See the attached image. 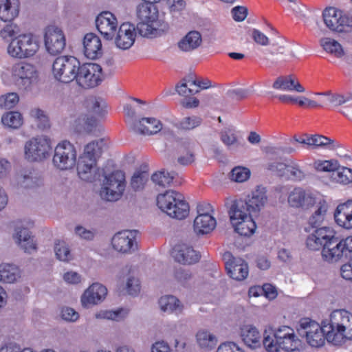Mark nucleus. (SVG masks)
<instances>
[{
	"mask_svg": "<svg viewBox=\"0 0 352 352\" xmlns=\"http://www.w3.org/2000/svg\"><path fill=\"white\" fill-rule=\"evenodd\" d=\"M263 344L267 352L300 351L303 349L302 341L295 334L293 329L281 326L274 330L273 336H264Z\"/></svg>",
	"mask_w": 352,
	"mask_h": 352,
	"instance_id": "f257e3e1",
	"label": "nucleus"
},
{
	"mask_svg": "<svg viewBox=\"0 0 352 352\" xmlns=\"http://www.w3.org/2000/svg\"><path fill=\"white\" fill-rule=\"evenodd\" d=\"M327 327L331 344L340 346L346 340H352V314L345 309H336L329 316Z\"/></svg>",
	"mask_w": 352,
	"mask_h": 352,
	"instance_id": "f03ea898",
	"label": "nucleus"
},
{
	"mask_svg": "<svg viewBox=\"0 0 352 352\" xmlns=\"http://www.w3.org/2000/svg\"><path fill=\"white\" fill-rule=\"evenodd\" d=\"M321 254L323 259L329 263L352 260V236L339 239L333 230L332 237L326 242Z\"/></svg>",
	"mask_w": 352,
	"mask_h": 352,
	"instance_id": "7ed1b4c3",
	"label": "nucleus"
},
{
	"mask_svg": "<svg viewBox=\"0 0 352 352\" xmlns=\"http://www.w3.org/2000/svg\"><path fill=\"white\" fill-rule=\"evenodd\" d=\"M330 326L329 320L322 322L321 325L309 318H304L300 321L298 332L301 337L306 338L307 342L312 347L323 346L325 340L331 343L329 339L327 327Z\"/></svg>",
	"mask_w": 352,
	"mask_h": 352,
	"instance_id": "20e7f679",
	"label": "nucleus"
},
{
	"mask_svg": "<svg viewBox=\"0 0 352 352\" xmlns=\"http://www.w3.org/2000/svg\"><path fill=\"white\" fill-rule=\"evenodd\" d=\"M158 207L170 217L182 219L186 217L189 212V206L179 193L174 190H168L157 196Z\"/></svg>",
	"mask_w": 352,
	"mask_h": 352,
	"instance_id": "39448f33",
	"label": "nucleus"
},
{
	"mask_svg": "<svg viewBox=\"0 0 352 352\" xmlns=\"http://www.w3.org/2000/svg\"><path fill=\"white\" fill-rule=\"evenodd\" d=\"M39 50L36 38L32 34H19L8 46V54L14 58L23 59L35 55Z\"/></svg>",
	"mask_w": 352,
	"mask_h": 352,
	"instance_id": "423d86ee",
	"label": "nucleus"
},
{
	"mask_svg": "<svg viewBox=\"0 0 352 352\" xmlns=\"http://www.w3.org/2000/svg\"><path fill=\"white\" fill-rule=\"evenodd\" d=\"M80 62L73 56H60L57 57L52 65V73L54 78L63 83L76 80Z\"/></svg>",
	"mask_w": 352,
	"mask_h": 352,
	"instance_id": "0eeeda50",
	"label": "nucleus"
},
{
	"mask_svg": "<svg viewBox=\"0 0 352 352\" xmlns=\"http://www.w3.org/2000/svg\"><path fill=\"white\" fill-rule=\"evenodd\" d=\"M11 77L19 89H30L38 80V72L35 65L27 62H19L11 67Z\"/></svg>",
	"mask_w": 352,
	"mask_h": 352,
	"instance_id": "6e6552de",
	"label": "nucleus"
},
{
	"mask_svg": "<svg viewBox=\"0 0 352 352\" xmlns=\"http://www.w3.org/2000/svg\"><path fill=\"white\" fill-rule=\"evenodd\" d=\"M267 202L266 188L263 186H257L247 198L234 199L231 201V204L234 206L236 211H239V208H240L255 215L265 206Z\"/></svg>",
	"mask_w": 352,
	"mask_h": 352,
	"instance_id": "1a4fd4ad",
	"label": "nucleus"
},
{
	"mask_svg": "<svg viewBox=\"0 0 352 352\" xmlns=\"http://www.w3.org/2000/svg\"><path fill=\"white\" fill-rule=\"evenodd\" d=\"M124 181V174L121 170L114 171L105 176L100 190L102 198L109 201L118 200L125 189Z\"/></svg>",
	"mask_w": 352,
	"mask_h": 352,
	"instance_id": "9d476101",
	"label": "nucleus"
},
{
	"mask_svg": "<svg viewBox=\"0 0 352 352\" xmlns=\"http://www.w3.org/2000/svg\"><path fill=\"white\" fill-rule=\"evenodd\" d=\"M76 156L77 153L74 144L67 140H63L54 148L52 163L59 170H70L76 164Z\"/></svg>",
	"mask_w": 352,
	"mask_h": 352,
	"instance_id": "9b49d317",
	"label": "nucleus"
},
{
	"mask_svg": "<svg viewBox=\"0 0 352 352\" xmlns=\"http://www.w3.org/2000/svg\"><path fill=\"white\" fill-rule=\"evenodd\" d=\"M228 213L234 230L240 235L250 236L254 232L256 225L253 220L252 214L240 208L236 211L232 204H230Z\"/></svg>",
	"mask_w": 352,
	"mask_h": 352,
	"instance_id": "f8f14e48",
	"label": "nucleus"
},
{
	"mask_svg": "<svg viewBox=\"0 0 352 352\" xmlns=\"http://www.w3.org/2000/svg\"><path fill=\"white\" fill-rule=\"evenodd\" d=\"M102 71L101 66L96 63L80 64L76 81L80 87L85 89L95 87L103 80Z\"/></svg>",
	"mask_w": 352,
	"mask_h": 352,
	"instance_id": "ddd939ff",
	"label": "nucleus"
},
{
	"mask_svg": "<svg viewBox=\"0 0 352 352\" xmlns=\"http://www.w3.org/2000/svg\"><path fill=\"white\" fill-rule=\"evenodd\" d=\"M50 142L45 138H32L24 147L25 157L30 162H41L50 156Z\"/></svg>",
	"mask_w": 352,
	"mask_h": 352,
	"instance_id": "4468645a",
	"label": "nucleus"
},
{
	"mask_svg": "<svg viewBox=\"0 0 352 352\" xmlns=\"http://www.w3.org/2000/svg\"><path fill=\"white\" fill-rule=\"evenodd\" d=\"M44 42L46 50L52 55L61 53L66 45L63 30L56 25H49L45 28Z\"/></svg>",
	"mask_w": 352,
	"mask_h": 352,
	"instance_id": "2eb2a0df",
	"label": "nucleus"
},
{
	"mask_svg": "<svg viewBox=\"0 0 352 352\" xmlns=\"http://www.w3.org/2000/svg\"><path fill=\"white\" fill-rule=\"evenodd\" d=\"M223 258L226 270L230 278L239 281L247 278L249 272L248 266L243 259L234 257L229 252L224 253Z\"/></svg>",
	"mask_w": 352,
	"mask_h": 352,
	"instance_id": "dca6fc26",
	"label": "nucleus"
},
{
	"mask_svg": "<svg viewBox=\"0 0 352 352\" xmlns=\"http://www.w3.org/2000/svg\"><path fill=\"white\" fill-rule=\"evenodd\" d=\"M137 234V230H123L116 233L111 240L113 248L122 253L134 252L138 247Z\"/></svg>",
	"mask_w": 352,
	"mask_h": 352,
	"instance_id": "f3484780",
	"label": "nucleus"
},
{
	"mask_svg": "<svg viewBox=\"0 0 352 352\" xmlns=\"http://www.w3.org/2000/svg\"><path fill=\"white\" fill-rule=\"evenodd\" d=\"M107 294V289L98 283H93L82 294L81 304L85 308H89L102 302Z\"/></svg>",
	"mask_w": 352,
	"mask_h": 352,
	"instance_id": "a211bd4d",
	"label": "nucleus"
},
{
	"mask_svg": "<svg viewBox=\"0 0 352 352\" xmlns=\"http://www.w3.org/2000/svg\"><path fill=\"white\" fill-rule=\"evenodd\" d=\"M98 30L107 40H111L115 35L118 27L116 17L110 12H102L96 19Z\"/></svg>",
	"mask_w": 352,
	"mask_h": 352,
	"instance_id": "6ab92c4d",
	"label": "nucleus"
},
{
	"mask_svg": "<svg viewBox=\"0 0 352 352\" xmlns=\"http://www.w3.org/2000/svg\"><path fill=\"white\" fill-rule=\"evenodd\" d=\"M324 23L332 31L342 32L344 30V11L330 7L326 8L322 13Z\"/></svg>",
	"mask_w": 352,
	"mask_h": 352,
	"instance_id": "aec40b11",
	"label": "nucleus"
},
{
	"mask_svg": "<svg viewBox=\"0 0 352 352\" xmlns=\"http://www.w3.org/2000/svg\"><path fill=\"white\" fill-rule=\"evenodd\" d=\"M332 231L333 229L327 226L316 229L307 238L306 245L307 248L312 251L324 248V245L329 239V237H332Z\"/></svg>",
	"mask_w": 352,
	"mask_h": 352,
	"instance_id": "412c9836",
	"label": "nucleus"
},
{
	"mask_svg": "<svg viewBox=\"0 0 352 352\" xmlns=\"http://www.w3.org/2000/svg\"><path fill=\"white\" fill-rule=\"evenodd\" d=\"M136 36L135 28L130 23H122L115 38L116 46L122 50L129 49L134 43Z\"/></svg>",
	"mask_w": 352,
	"mask_h": 352,
	"instance_id": "4be33fe9",
	"label": "nucleus"
},
{
	"mask_svg": "<svg viewBox=\"0 0 352 352\" xmlns=\"http://www.w3.org/2000/svg\"><path fill=\"white\" fill-rule=\"evenodd\" d=\"M239 336L243 342L252 349L261 347L263 343L260 331L252 324L242 326L240 328Z\"/></svg>",
	"mask_w": 352,
	"mask_h": 352,
	"instance_id": "5701e85b",
	"label": "nucleus"
},
{
	"mask_svg": "<svg viewBox=\"0 0 352 352\" xmlns=\"http://www.w3.org/2000/svg\"><path fill=\"white\" fill-rule=\"evenodd\" d=\"M288 204L294 208L307 209L316 203L315 198L300 188H295L289 194Z\"/></svg>",
	"mask_w": 352,
	"mask_h": 352,
	"instance_id": "b1692460",
	"label": "nucleus"
},
{
	"mask_svg": "<svg viewBox=\"0 0 352 352\" xmlns=\"http://www.w3.org/2000/svg\"><path fill=\"white\" fill-rule=\"evenodd\" d=\"M173 256L177 262L184 265L195 263L200 258L199 254L192 247L186 244L175 245L173 248Z\"/></svg>",
	"mask_w": 352,
	"mask_h": 352,
	"instance_id": "393cba45",
	"label": "nucleus"
},
{
	"mask_svg": "<svg viewBox=\"0 0 352 352\" xmlns=\"http://www.w3.org/2000/svg\"><path fill=\"white\" fill-rule=\"evenodd\" d=\"M84 54L90 59H95L102 54L100 38L94 33L87 34L83 39Z\"/></svg>",
	"mask_w": 352,
	"mask_h": 352,
	"instance_id": "a878e982",
	"label": "nucleus"
},
{
	"mask_svg": "<svg viewBox=\"0 0 352 352\" xmlns=\"http://www.w3.org/2000/svg\"><path fill=\"white\" fill-rule=\"evenodd\" d=\"M132 129L142 135H153L162 129V123L154 118H143L132 125Z\"/></svg>",
	"mask_w": 352,
	"mask_h": 352,
	"instance_id": "bb28decb",
	"label": "nucleus"
},
{
	"mask_svg": "<svg viewBox=\"0 0 352 352\" xmlns=\"http://www.w3.org/2000/svg\"><path fill=\"white\" fill-rule=\"evenodd\" d=\"M272 87L282 91L305 92V89L294 75L280 76L274 80Z\"/></svg>",
	"mask_w": 352,
	"mask_h": 352,
	"instance_id": "cd10ccee",
	"label": "nucleus"
},
{
	"mask_svg": "<svg viewBox=\"0 0 352 352\" xmlns=\"http://www.w3.org/2000/svg\"><path fill=\"white\" fill-rule=\"evenodd\" d=\"M334 219L340 226L346 229L352 228V200L338 206Z\"/></svg>",
	"mask_w": 352,
	"mask_h": 352,
	"instance_id": "c85d7f7f",
	"label": "nucleus"
},
{
	"mask_svg": "<svg viewBox=\"0 0 352 352\" xmlns=\"http://www.w3.org/2000/svg\"><path fill=\"white\" fill-rule=\"evenodd\" d=\"M179 156L177 158L179 164L188 166L195 161V143L189 140H182L177 146Z\"/></svg>",
	"mask_w": 352,
	"mask_h": 352,
	"instance_id": "c756f323",
	"label": "nucleus"
},
{
	"mask_svg": "<svg viewBox=\"0 0 352 352\" xmlns=\"http://www.w3.org/2000/svg\"><path fill=\"white\" fill-rule=\"evenodd\" d=\"M16 242L25 252L31 253L36 250V244L30 231L25 228H17L14 236Z\"/></svg>",
	"mask_w": 352,
	"mask_h": 352,
	"instance_id": "7c9ffc66",
	"label": "nucleus"
},
{
	"mask_svg": "<svg viewBox=\"0 0 352 352\" xmlns=\"http://www.w3.org/2000/svg\"><path fill=\"white\" fill-rule=\"evenodd\" d=\"M20 3L19 0H0V19L10 21L19 13Z\"/></svg>",
	"mask_w": 352,
	"mask_h": 352,
	"instance_id": "2f4dec72",
	"label": "nucleus"
},
{
	"mask_svg": "<svg viewBox=\"0 0 352 352\" xmlns=\"http://www.w3.org/2000/svg\"><path fill=\"white\" fill-rule=\"evenodd\" d=\"M202 43V37L197 31H190L178 43V47L183 52H189L197 49Z\"/></svg>",
	"mask_w": 352,
	"mask_h": 352,
	"instance_id": "473e14b6",
	"label": "nucleus"
},
{
	"mask_svg": "<svg viewBox=\"0 0 352 352\" xmlns=\"http://www.w3.org/2000/svg\"><path fill=\"white\" fill-rule=\"evenodd\" d=\"M17 179L19 184L25 188H34L43 184V177L34 170L23 171Z\"/></svg>",
	"mask_w": 352,
	"mask_h": 352,
	"instance_id": "72a5a7b5",
	"label": "nucleus"
},
{
	"mask_svg": "<svg viewBox=\"0 0 352 352\" xmlns=\"http://www.w3.org/2000/svg\"><path fill=\"white\" fill-rule=\"evenodd\" d=\"M159 306L162 311L177 315L182 314L184 309L183 304L174 296L161 297L159 300Z\"/></svg>",
	"mask_w": 352,
	"mask_h": 352,
	"instance_id": "f704fd0d",
	"label": "nucleus"
},
{
	"mask_svg": "<svg viewBox=\"0 0 352 352\" xmlns=\"http://www.w3.org/2000/svg\"><path fill=\"white\" fill-rule=\"evenodd\" d=\"M216 226V220L210 214L197 215L194 221V230L197 234L210 232Z\"/></svg>",
	"mask_w": 352,
	"mask_h": 352,
	"instance_id": "c9c22d12",
	"label": "nucleus"
},
{
	"mask_svg": "<svg viewBox=\"0 0 352 352\" xmlns=\"http://www.w3.org/2000/svg\"><path fill=\"white\" fill-rule=\"evenodd\" d=\"M136 15L140 21L154 22L158 17V10L154 4L142 2L137 6Z\"/></svg>",
	"mask_w": 352,
	"mask_h": 352,
	"instance_id": "e433bc0d",
	"label": "nucleus"
},
{
	"mask_svg": "<svg viewBox=\"0 0 352 352\" xmlns=\"http://www.w3.org/2000/svg\"><path fill=\"white\" fill-rule=\"evenodd\" d=\"M309 173L296 161H287V170L285 178L293 182H301L307 178Z\"/></svg>",
	"mask_w": 352,
	"mask_h": 352,
	"instance_id": "4c0bfd02",
	"label": "nucleus"
},
{
	"mask_svg": "<svg viewBox=\"0 0 352 352\" xmlns=\"http://www.w3.org/2000/svg\"><path fill=\"white\" fill-rule=\"evenodd\" d=\"M96 162L91 158L81 156L77 164V171L79 177L85 181L91 179V170L96 166Z\"/></svg>",
	"mask_w": 352,
	"mask_h": 352,
	"instance_id": "58836bf2",
	"label": "nucleus"
},
{
	"mask_svg": "<svg viewBox=\"0 0 352 352\" xmlns=\"http://www.w3.org/2000/svg\"><path fill=\"white\" fill-rule=\"evenodd\" d=\"M105 145L106 141L104 138L91 141L85 146L84 153L82 155L91 158V160L96 162L97 159L101 155Z\"/></svg>",
	"mask_w": 352,
	"mask_h": 352,
	"instance_id": "ea45409f",
	"label": "nucleus"
},
{
	"mask_svg": "<svg viewBox=\"0 0 352 352\" xmlns=\"http://www.w3.org/2000/svg\"><path fill=\"white\" fill-rule=\"evenodd\" d=\"M196 339L198 345L204 349H212L217 344V337L206 330L199 331L196 334Z\"/></svg>",
	"mask_w": 352,
	"mask_h": 352,
	"instance_id": "a19ab883",
	"label": "nucleus"
},
{
	"mask_svg": "<svg viewBox=\"0 0 352 352\" xmlns=\"http://www.w3.org/2000/svg\"><path fill=\"white\" fill-rule=\"evenodd\" d=\"M19 277V270L14 265L2 264L0 265V281L12 283Z\"/></svg>",
	"mask_w": 352,
	"mask_h": 352,
	"instance_id": "79ce46f5",
	"label": "nucleus"
},
{
	"mask_svg": "<svg viewBox=\"0 0 352 352\" xmlns=\"http://www.w3.org/2000/svg\"><path fill=\"white\" fill-rule=\"evenodd\" d=\"M1 122L8 128L19 129L23 124V117L18 111H9L2 116Z\"/></svg>",
	"mask_w": 352,
	"mask_h": 352,
	"instance_id": "37998d69",
	"label": "nucleus"
},
{
	"mask_svg": "<svg viewBox=\"0 0 352 352\" xmlns=\"http://www.w3.org/2000/svg\"><path fill=\"white\" fill-rule=\"evenodd\" d=\"M54 252L56 258L64 262L71 261L73 257L68 244L64 241L57 240L54 245Z\"/></svg>",
	"mask_w": 352,
	"mask_h": 352,
	"instance_id": "c03bdc74",
	"label": "nucleus"
},
{
	"mask_svg": "<svg viewBox=\"0 0 352 352\" xmlns=\"http://www.w3.org/2000/svg\"><path fill=\"white\" fill-rule=\"evenodd\" d=\"M176 173L175 172H167L165 170L159 171L151 176L152 181L159 186L168 187L173 182Z\"/></svg>",
	"mask_w": 352,
	"mask_h": 352,
	"instance_id": "a18cd8bd",
	"label": "nucleus"
},
{
	"mask_svg": "<svg viewBox=\"0 0 352 352\" xmlns=\"http://www.w3.org/2000/svg\"><path fill=\"white\" fill-rule=\"evenodd\" d=\"M331 178L338 183L348 184L352 182V169L340 166L336 173H331Z\"/></svg>",
	"mask_w": 352,
	"mask_h": 352,
	"instance_id": "49530a36",
	"label": "nucleus"
},
{
	"mask_svg": "<svg viewBox=\"0 0 352 352\" xmlns=\"http://www.w3.org/2000/svg\"><path fill=\"white\" fill-rule=\"evenodd\" d=\"M219 135L220 140L228 149H231L232 146L238 147L240 144L236 135L231 129L228 128L221 130Z\"/></svg>",
	"mask_w": 352,
	"mask_h": 352,
	"instance_id": "de8ad7c7",
	"label": "nucleus"
},
{
	"mask_svg": "<svg viewBox=\"0 0 352 352\" xmlns=\"http://www.w3.org/2000/svg\"><path fill=\"white\" fill-rule=\"evenodd\" d=\"M320 44L326 52L333 54L337 57H340L343 55L342 46L333 39L329 38H322Z\"/></svg>",
	"mask_w": 352,
	"mask_h": 352,
	"instance_id": "09e8293b",
	"label": "nucleus"
},
{
	"mask_svg": "<svg viewBox=\"0 0 352 352\" xmlns=\"http://www.w3.org/2000/svg\"><path fill=\"white\" fill-rule=\"evenodd\" d=\"M158 25L156 20L154 22L140 21L137 25V30L138 33L144 37H156L157 36V30L155 25Z\"/></svg>",
	"mask_w": 352,
	"mask_h": 352,
	"instance_id": "8fccbe9b",
	"label": "nucleus"
},
{
	"mask_svg": "<svg viewBox=\"0 0 352 352\" xmlns=\"http://www.w3.org/2000/svg\"><path fill=\"white\" fill-rule=\"evenodd\" d=\"M148 178L149 174L146 170H137L131 178V186L135 190H142Z\"/></svg>",
	"mask_w": 352,
	"mask_h": 352,
	"instance_id": "3c124183",
	"label": "nucleus"
},
{
	"mask_svg": "<svg viewBox=\"0 0 352 352\" xmlns=\"http://www.w3.org/2000/svg\"><path fill=\"white\" fill-rule=\"evenodd\" d=\"M314 167L318 171L331 172L333 173H336L340 168V164L338 160H317L314 162Z\"/></svg>",
	"mask_w": 352,
	"mask_h": 352,
	"instance_id": "603ef678",
	"label": "nucleus"
},
{
	"mask_svg": "<svg viewBox=\"0 0 352 352\" xmlns=\"http://www.w3.org/2000/svg\"><path fill=\"white\" fill-rule=\"evenodd\" d=\"M201 122L202 119L200 117L192 116L184 118L176 124V126L179 129L190 131L199 126Z\"/></svg>",
	"mask_w": 352,
	"mask_h": 352,
	"instance_id": "864d4df0",
	"label": "nucleus"
},
{
	"mask_svg": "<svg viewBox=\"0 0 352 352\" xmlns=\"http://www.w3.org/2000/svg\"><path fill=\"white\" fill-rule=\"evenodd\" d=\"M84 121V131L88 134L99 135L102 131V127L98 124L97 120L93 117H87L82 119Z\"/></svg>",
	"mask_w": 352,
	"mask_h": 352,
	"instance_id": "5fc2aeb1",
	"label": "nucleus"
},
{
	"mask_svg": "<svg viewBox=\"0 0 352 352\" xmlns=\"http://www.w3.org/2000/svg\"><path fill=\"white\" fill-rule=\"evenodd\" d=\"M250 176V171L248 168L236 166L234 168L230 173V179L236 182H243Z\"/></svg>",
	"mask_w": 352,
	"mask_h": 352,
	"instance_id": "6e6d98bb",
	"label": "nucleus"
},
{
	"mask_svg": "<svg viewBox=\"0 0 352 352\" xmlns=\"http://www.w3.org/2000/svg\"><path fill=\"white\" fill-rule=\"evenodd\" d=\"M19 96L16 93H9L0 96V109H10L15 107L19 102Z\"/></svg>",
	"mask_w": 352,
	"mask_h": 352,
	"instance_id": "4d7b16f0",
	"label": "nucleus"
},
{
	"mask_svg": "<svg viewBox=\"0 0 352 352\" xmlns=\"http://www.w3.org/2000/svg\"><path fill=\"white\" fill-rule=\"evenodd\" d=\"M20 32V29L14 23H10L6 25L1 30H0V37H1L3 40L11 41L17 36Z\"/></svg>",
	"mask_w": 352,
	"mask_h": 352,
	"instance_id": "13d9d810",
	"label": "nucleus"
},
{
	"mask_svg": "<svg viewBox=\"0 0 352 352\" xmlns=\"http://www.w3.org/2000/svg\"><path fill=\"white\" fill-rule=\"evenodd\" d=\"M30 116L38 122V128L45 129L49 127L48 118L44 111L38 108H34L30 110Z\"/></svg>",
	"mask_w": 352,
	"mask_h": 352,
	"instance_id": "bf43d9fd",
	"label": "nucleus"
},
{
	"mask_svg": "<svg viewBox=\"0 0 352 352\" xmlns=\"http://www.w3.org/2000/svg\"><path fill=\"white\" fill-rule=\"evenodd\" d=\"M266 168L276 174L278 177H285L287 170V162H273L267 164Z\"/></svg>",
	"mask_w": 352,
	"mask_h": 352,
	"instance_id": "052dcab7",
	"label": "nucleus"
},
{
	"mask_svg": "<svg viewBox=\"0 0 352 352\" xmlns=\"http://www.w3.org/2000/svg\"><path fill=\"white\" fill-rule=\"evenodd\" d=\"M74 232L80 239L87 241H92L96 234V230H88L82 226H77L74 229Z\"/></svg>",
	"mask_w": 352,
	"mask_h": 352,
	"instance_id": "680f3d73",
	"label": "nucleus"
},
{
	"mask_svg": "<svg viewBox=\"0 0 352 352\" xmlns=\"http://www.w3.org/2000/svg\"><path fill=\"white\" fill-rule=\"evenodd\" d=\"M61 318L67 322H76L79 318V314L71 307H63L60 313Z\"/></svg>",
	"mask_w": 352,
	"mask_h": 352,
	"instance_id": "e2e57ef3",
	"label": "nucleus"
},
{
	"mask_svg": "<svg viewBox=\"0 0 352 352\" xmlns=\"http://www.w3.org/2000/svg\"><path fill=\"white\" fill-rule=\"evenodd\" d=\"M176 90L180 96L184 97H189L199 91V89L189 87L188 83L183 82H182L179 85L177 86Z\"/></svg>",
	"mask_w": 352,
	"mask_h": 352,
	"instance_id": "0e129e2a",
	"label": "nucleus"
},
{
	"mask_svg": "<svg viewBox=\"0 0 352 352\" xmlns=\"http://www.w3.org/2000/svg\"><path fill=\"white\" fill-rule=\"evenodd\" d=\"M175 278L182 284H184L192 278V274L189 270L179 267L175 271Z\"/></svg>",
	"mask_w": 352,
	"mask_h": 352,
	"instance_id": "69168bd1",
	"label": "nucleus"
},
{
	"mask_svg": "<svg viewBox=\"0 0 352 352\" xmlns=\"http://www.w3.org/2000/svg\"><path fill=\"white\" fill-rule=\"evenodd\" d=\"M126 289L129 295H136L140 290L139 280L133 277L127 279Z\"/></svg>",
	"mask_w": 352,
	"mask_h": 352,
	"instance_id": "338daca9",
	"label": "nucleus"
},
{
	"mask_svg": "<svg viewBox=\"0 0 352 352\" xmlns=\"http://www.w3.org/2000/svg\"><path fill=\"white\" fill-rule=\"evenodd\" d=\"M217 352H244L239 349L235 343L228 342L221 344L217 349Z\"/></svg>",
	"mask_w": 352,
	"mask_h": 352,
	"instance_id": "774afa93",
	"label": "nucleus"
}]
</instances>
